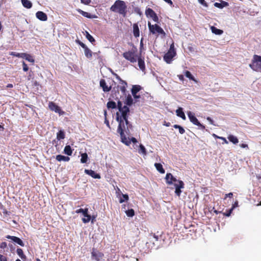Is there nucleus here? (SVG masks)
Listing matches in <instances>:
<instances>
[{"mask_svg":"<svg viewBox=\"0 0 261 261\" xmlns=\"http://www.w3.org/2000/svg\"><path fill=\"white\" fill-rule=\"evenodd\" d=\"M7 245L6 242H2L0 245V248H5L7 247Z\"/></svg>","mask_w":261,"mask_h":261,"instance_id":"nucleus-56","label":"nucleus"},{"mask_svg":"<svg viewBox=\"0 0 261 261\" xmlns=\"http://www.w3.org/2000/svg\"><path fill=\"white\" fill-rule=\"evenodd\" d=\"M121 86H120V90L121 91L123 94H125L126 91V86H127V83L125 81H122L121 83Z\"/></svg>","mask_w":261,"mask_h":261,"instance_id":"nucleus-28","label":"nucleus"},{"mask_svg":"<svg viewBox=\"0 0 261 261\" xmlns=\"http://www.w3.org/2000/svg\"><path fill=\"white\" fill-rule=\"evenodd\" d=\"M138 152L139 153H142L144 155L146 154V150L145 147L142 144L139 145V148L138 149Z\"/></svg>","mask_w":261,"mask_h":261,"instance_id":"nucleus-34","label":"nucleus"},{"mask_svg":"<svg viewBox=\"0 0 261 261\" xmlns=\"http://www.w3.org/2000/svg\"><path fill=\"white\" fill-rule=\"evenodd\" d=\"M36 17L41 20V21H46L47 19V15L42 11H38L36 13Z\"/></svg>","mask_w":261,"mask_h":261,"instance_id":"nucleus-13","label":"nucleus"},{"mask_svg":"<svg viewBox=\"0 0 261 261\" xmlns=\"http://www.w3.org/2000/svg\"><path fill=\"white\" fill-rule=\"evenodd\" d=\"M86 38L91 43L95 41L94 38L87 31H86Z\"/></svg>","mask_w":261,"mask_h":261,"instance_id":"nucleus-40","label":"nucleus"},{"mask_svg":"<svg viewBox=\"0 0 261 261\" xmlns=\"http://www.w3.org/2000/svg\"><path fill=\"white\" fill-rule=\"evenodd\" d=\"M175 55L176 53L174 49L169 50V51L164 55V59L167 63H170Z\"/></svg>","mask_w":261,"mask_h":261,"instance_id":"nucleus-7","label":"nucleus"},{"mask_svg":"<svg viewBox=\"0 0 261 261\" xmlns=\"http://www.w3.org/2000/svg\"><path fill=\"white\" fill-rule=\"evenodd\" d=\"M240 147L242 148H248V145L246 144H242L240 145Z\"/></svg>","mask_w":261,"mask_h":261,"instance_id":"nucleus-61","label":"nucleus"},{"mask_svg":"<svg viewBox=\"0 0 261 261\" xmlns=\"http://www.w3.org/2000/svg\"><path fill=\"white\" fill-rule=\"evenodd\" d=\"M108 109H115L117 107L116 103L113 101H110L107 104Z\"/></svg>","mask_w":261,"mask_h":261,"instance_id":"nucleus-30","label":"nucleus"},{"mask_svg":"<svg viewBox=\"0 0 261 261\" xmlns=\"http://www.w3.org/2000/svg\"><path fill=\"white\" fill-rule=\"evenodd\" d=\"M232 208H230L229 209L227 212H226L225 213H224V215H225L227 217H229L230 216L232 212Z\"/></svg>","mask_w":261,"mask_h":261,"instance_id":"nucleus-50","label":"nucleus"},{"mask_svg":"<svg viewBox=\"0 0 261 261\" xmlns=\"http://www.w3.org/2000/svg\"><path fill=\"white\" fill-rule=\"evenodd\" d=\"M148 28L150 32L153 34H155L156 33L160 34L165 35V33L164 30L158 24H151L150 22L148 23Z\"/></svg>","mask_w":261,"mask_h":261,"instance_id":"nucleus-4","label":"nucleus"},{"mask_svg":"<svg viewBox=\"0 0 261 261\" xmlns=\"http://www.w3.org/2000/svg\"><path fill=\"white\" fill-rule=\"evenodd\" d=\"M127 6L125 2L121 0H117L115 3L111 7V11L117 12L125 17L126 14Z\"/></svg>","mask_w":261,"mask_h":261,"instance_id":"nucleus-2","label":"nucleus"},{"mask_svg":"<svg viewBox=\"0 0 261 261\" xmlns=\"http://www.w3.org/2000/svg\"><path fill=\"white\" fill-rule=\"evenodd\" d=\"M176 115L177 116L181 118L183 120H186V117L183 112V109L181 108H179L176 110Z\"/></svg>","mask_w":261,"mask_h":261,"instance_id":"nucleus-16","label":"nucleus"},{"mask_svg":"<svg viewBox=\"0 0 261 261\" xmlns=\"http://www.w3.org/2000/svg\"><path fill=\"white\" fill-rule=\"evenodd\" d=\"M22 66H23V70L24 71H27L29 70V68L24 62H23Z\"/></svg>","mask_w":261,"mask_h":261,"instance_id":"nucleus-49","label":"nucleus"},{"mask_svg":"<svg viewBox=\"0 0 261 261\" xmlns=\"http://www.w3.org/2000/svg\"><path fill=\"white\" fill-rule=\"evenodd\" d=\"M48 107L51 111H54L56 113H59L60 115L63 114L64 113V112L61 110L60 108L58 107L57 105H56L53 102H49Z\"/></svg>","mask_w":261,"mask_h":261,"instance_id":"nucleus-9","label":"nucleus"},{"mask_svg":"<svg viewBox=\"0 0 261 261\" xmlns=\"http://www.w3.org/2000/svg\"><path fill=\"white\" fill-rule=\"evenodd\" d=\"M249 67L256 71H261V56L254 55L252 63L249 64Z\"/></svg>","mask_w":261,"mask_h":261,"instance_id":"nucleus-3","label":"nucleus"},{"mask_svg":"<svg viewBox=\"0 0 261 261\" xmlns=\"http://www.w3.org/2000/svg\"><path fill=\"white\" fill-rule=\"evenodd\" d=\"M81 2L85 5H88L90 2L91 0H81Z\"/></svg>","mask_w":261,"mask_h":261,"instance_id":"nucleus-55","label":"nucleus"},{"mask_svg":"<svg viewBox=\"0 0 261 261\" xmlns=\"http://www.w3.org/2000/svg\"><path fill=\"white\" fill-rule=\"evenodd\" d=\"M211 29L212 33L216 35H221L223 33V31L222 30L218 29L214 26L211 27Z\"/></svg>","mask_w":261,"mask_h":261,"instance_id":"nucleus-21","label":"nucleus"},{"mask_svg":"<svg viewBox=\"0 0 261 261\" xmlns=\"http://www.w3.org/2000/svg\"><path fill=\"white\" fill-rule=\"evenodd\" d=\"M232 196H233L232 193H229L225 195V199H226V197H227L231 198L232 197Z\"/></svg>","mask_w":261,"mask_h":261,"instance_id":"nucleus-57","label":"nucleus"},{"mask_svg":"<svg viewBox=\"0 0 261 261\" xmlns=\"http://www.w3.org/2000/svg\"><path fill=\"white\" fill-rule=\"evenodd\" d=\"M173 127L175 128H178L179 129V132L180 134H183L185 133V129H184V128L182 127H181V126L180 125H178L177 124H175L174 125Z\"/></svg>","mask_w":261,"mask_h":261,"instance_id":"nucleus-41","label":"nucleus"},{"mask_svg":"<svg viewBox=\"0 0 261 261\" xmlns=\"http://www.w3.org/2000/svg\"><path fill=\"white\" fill-rule=\"evenodd\" d=\"M100 86L102 88L104 92H109L111 90V87H108L105 80L102 79L100 81Z\"/></svg>","mask_w":261,"mask_h":261,"instance_id":"nucleus-14","label":"nucleus"},{"mask_svg":"<svg viewBox=\"0 0 261 261\" xmlns=\"http://www.w3.org/2000/svg\"><path fill=\"white\" fill-rule=\"evenodd\" d=\"M131 141L134 143H136L137 142V139L135 138L132 137L131 138Z\"/></svg>","mask_w":261,"mask_h":261,"instance_id":"nucleus-62","label":"nucleus"},{"mask_svg":"<svg viewBox=\"0 0 261 261\" xmlns=\"http://www.w3.org/2000/svg\"><path fill=\"white\" fill-rule=\"evenodd\" d=\"M78 42H79V45L83 48H85L86 47H87V46L84 44L82 42L80 41H78Z\"/></svg>","mask_w":261,"mask_h":261,"instance_id":"nucleus-52","label":"nucleus"},{"mask_svg":"<svg viewBox=\"0 0 261 261\" xmlns=\"http://www.w3.org/2000/svg\"><path fill=\"white\" fill-rule=\"evenodd\" d=\"M116 113V120L119 123L117 132L120 134L121 141L125 144L128 145L130 141H128L124 133L128 136L130 135L131 130H133V125L128 120V114L129 112V109L126 106H123V110Z\"/></svg>","mask_w":261,"mask_h":261,"instance_id":"nucleus-1","label":"nucleus"},{"mask_svg":"<svg viewBox=\"0 0 261 261\" xmlns=\"http://www.w3.org/2000/svg\"><path fill=\"white\" fill-rule=\"evenodd\" d=\"M151 18L155 22H159V18H158V17L157 16L156 14H154Z\"/></svg>","mask_w":261,"mask_h":261,"instance_id":"nucleus-48","label":"nucleus"},{"mask_svg":"<svg viewBox=\"0 0 261 261\" xmlns=\"http://www.w3.org/2000/svg\"><path fill=\"white\" fill-rule=\"evenodd\" d=\"M23 6L27 9H30L32 7V3L29 0H21Z\"/></svg>","mask_w":261,"mask_h":261,"instance_id":"nucleus-18","label":"nucleus"},{"mask_svg":"<svg viewBox=\"0 0 261 261\" xmlns=\"http://www.w3.org/2000/svg\"><path fill=\"white\" fill-rule=\"evenodd\" d=\"M81 12V14L86 17H87V18H92V17L91 16V14L88 12H84L82 10H81L80 11Z\"/></svg>","mask_w":261,"mask_h":261,"instance_id":"nucleus-44","label":"nucleus"},{"mask_svg":"<svg viewBox=\"0 0 261 261\" xmlns=\"http://www.w3.org/2000/svg\"><path fill=\"white\" fill-rule=\"evenodd\" d=\"M56 159L59 162H68L70 160V158L68 156H64L60 154L57 155Z\"/></svg>","mask_w":261,"mask_h":261,"instance_id":"nucleus-17","label":"nucleus"},{"mask_svg":"<svg viewBox=\"0 0 261 261\" xmlns=\"http://www.w3.org/2000/svg\"><path fill=\"white\" fill-rule=\"evenodd\" d=\"M123 57L128 61L132 63H135L137 62V58L135 57L134 53L132 51H126L123 54Z\"/></svg>","mask_w":261,"mask_h":261,"instance_id":"nucleus-6","label":"nucleus"},{"mask_svg":"<svg viewBox=\"0 0 261 261\" xmlns=\"http://www.w3.org/2000/svg\"><path fill=\"white\" fill-rule=\"evenodd\" d=\"M228 139L229 140V141L231 142L232 143H233L234 144H236L238 143V138L233 135L229 136L228 137Z\"/></svg>","mask_w":261,"mask_h":261,"instance_id":"nucleus-31","label":"nucleus"},{"mask_svg":"<svg viewBox=\"0 0 261 261\" xmlns=\"http://www.w3.org/2000/svg\"><path fill=\"white\" fill-rule=\"evenodd\" d=\"M21 58L25 59L26 60L33 63L35 62L33 57L31 55L26 53H21Z\"/></svg>","mask_w":261,"mask_h":261,"instance_id":"nucleus-15","label":"nucleus"},{"mask_svg":"<svg viewBox=\"0 0 261 261\" xmlns=\"http://www.w3.org/2000/svg\"><path fill=\"white\" fill-rule=\"evenodd\" d=\"M185 76L189 78V79L193 80L196 82H197V81L195 79L194 77L192 75L191 72L189 71H186L185 72Z\"/></svg>","mask_w":261,"mask_h":261,"instance_id":"nucleus-38","label":"nucleus"},{"mask_svg":"<svg viewBox=\"0 0 261 261\" xmlns=\"http://www.w3.org/2000/svg\"><path fill=\"white\" fill-rule=\"evenodd\" d=\"M228 5V3L224 1H222L221 3H214V6L216 7H217L218 8L222 9L225 7H226Z\"/></svg>","mask_w":261,"mask_h":261,"instance_id":"nucleus-20","label":"nucleus"},{"mask_svg":"<svg viewBox=\"0 0 261 261\" xmlns=\"http://www.w3.org/2000/svg\"><path fill=\"white\" fill-rule=\"evenodd\" d=\"M138 66L140 69L142 70H144L145 68L144 61L141 58L138 59Z\"/></svg>","mask_w":261,"mask_h":261,"instance_id":"nucleus-22","label":"nucleus"},{"mask_svg":"<svg viewBox=\"0 0 261 261\" xmlns=\"http://www.w3.org/2000/svg\"><path fill=\"white\" fill-rule=\"evenodd\" d=\"M133 103V99L132 97V96L130 95H128L126 98V100L125 101V103L127 106H131Z\"/></svg>","mask_w":261,"mask_h":261,"instance_id":"nucleus-29","label":"nucleus"},{"mask_svg":"<svg viewBox=\"0 0 261 261\" xmlns=\"http://www.w3.org/2000/svg\"><path fill=\"white\" fill-rule=\"evenodd\" d=\"M88 212V208H79L75 211V213L77 214L82 213L83 215L84 216L85 215H87Z\"/></svg>","mask_w":261,"mask_h":261,"instance_id":"nucleus-32","label":"nucleus"},{"mask_svg":"<svg viewBox=\"0 0 261 261\" xmlns=\"http://www.w3.org/2000/svg\"><path fill=\"white\" fill-rule=\"evenodd\" d=\"M125 213L128 217H132L135 215V212L134 210L130 209L125 211Z\"/></svg>","mask_w":261,"mask_h":261,"instance_id":"nucleus-42","label":"nucleus"},{"mask_svg":"<svg viewBox=\"0 0 261 261\" xmlns=\"http://www.w3.org/2000/svg\"><path fill=\"white\" fill-rule=\"evenodd\" d=\"M91 222L93 223L96 221V216L93 215L91 218Z\"/></svg>","mask_w":261,"mask_h":261,"instance_id":"nucleus-58","label":"nucleus"},{"mask_svg":"<svg viewBox=\"0 0 261 261\" xmlns=\"http://www.w3.org/2000/svg\"><path fill=\"white\" fill-rule=\"evenodd\" d=\"M219 139L222 140L223 141H224V142L225 143H226V144L228 143V141L226 140V139L225 138L221 137H219Z\"/></svg>","mask_w":261,"mask_h":261,"instance_id":"nucleus-60","label":"nucleus"},{"mask_svg":"<svg viewBox=\"0 0 261 261\" xmlns=\"http://www.w3.org/2000/svg\"><path fill=\"white\" fill-rule=\"evenodd\" d=\"M122 198L121 197L119 199V202L120 203H122L124 201H126L128 200V196L127 194H122Z\"/></svg>","mask_w":261,"mask_h":261,"instance_id":"nucleus-37","label":"nucleus"},{"mask_svg":"<svg viewBox=\"0 0 261 261\" xmlns=\"http://www.w3.org/2000/svg\"><path fill=\"white\" fill-rule=\"evenodd\" d=\"M64 152L68 155H71L72 153V150L69 145H66L64 149Z\"/></svg>","mask_w":261,"mask_h":261,"instance_id":"nucleus-23","label":"nucleus"},{"mask_svg":"<svg viewBox=\"0 0 261 261\" xmlns=\"http://www.w3.org/2000/svg\"><path fill=\"white\" fill-rule=\"evenodd\" d=\"M85 218L82 219V221L84 223H88L91 218V216L87 213V215L84 216Z\"/></svg>","mask_w":261,"mask_h":261,"instance_id":"nucleus-39","label":"nucleus"},{"mask_svg":"<svg viewBox=\"0 0 261 261\" xmlns=\"http://www.w3.org/2000/svg\"><path fill=\"white\" fill-rule=\"evenodd\" d=\"M238 206V201H236L232 205V207L231 208H232V210L236 207Z\"/></svg>","mask_w":261,"mask_h":261,"instance_id":"nucleus-59","label":"nucleus"},{"mask_svg":"<svg viewBox=\"0 0 261 261\" xmlns=\"http://www.w3.org/2000/svg\"><path fill=\"white\" fill-rule=\"evenodd\" d=\"M112 74H113V75H114L116 76V79H118V80L120 81V83H122V81H124L123 80H122L120 77V76H119L118 75H117V74H116V73H114V72H112Z\"/></svg>","mask_w":261,"mask_h":261,"instance_id":"nucleus-51","label":"nucleus"},{"mask_svg":"<svg viewBox=\"0 0 261 261\" xmlns=\"http://www.w3.org/2000/svg\"><path fill=\"white\" fill-rule=\"evenodd\" d=\"M17 253L22 259H26V256L23 254V250L21 248L17 249Z\"/></svg>","mask_w":261,"mask_h":261,"instance_id":"nucleus-27","label":"nucleus"},{"mask_svg":"<svg viewBox=\"0 0 261 261\" xmlns=\"http://www.w3.org/2000/svg\"><path fill=\"white\" fill-rule=\"evenodd\" d=\"M141 90V87L139 85H134L132 89V95L137 94Z\"/></svg>","mask_w":261,"mask_h":261,"instance_id":"nucleus-25","label":"nucleus"},{"mask_svg":"<svg viewBox=\"0 0 261 261\" xmlns=\"http://www.w3.org/2000/svg\"><path fill=\"white\" fill-rule=\"evenodd\" d=\"M187 114H188L189 119L191 122H192L194 124L200 127L201 129H203L205 128V126L204 125H203L202 124H201L199 122V121L196 118V117L194 116V114L193 113H192L190 111V112H188Z\"/></svg>","mask_w":261,"mask_h":261,"instance_id":"nucleus-5","label":"nucleus"},{"mask_svg":"<svg viewBox=\"0 0 261 261\" xmlns=\"http://www.w3.org/2000/svg\"><path fill=\"white\" fill-rule=\"evenodd\" d=\"M6 238L7 239H11L13 242H14L15 243L18 244V245H19L20 246H24V244L23 243V242H22V241L19 238L17 237H15V236H7L6 237Z\"/></svg>","mask_w":261,"mask_h":261,"instance_id":"nucleus-11","label":"nucleus"},{"mask_svg":"<svg viewBox=\"0 0 261 261\" xmlns=\"http://www.w3.org/2000/svg\"><path fill=\"white\" fill-rule=\"evenodd\" d=\"M154 166L155 167L156 170L160 172L161 173H164L165 170L163 168L162 165L160 163H155Z\"/></svg>","mask_w":261,"mask_h":261,"instance_id":"nucleus-26","label":"nucleus"},{"mask_svg":"<svg viewBox=\"0 0 261 261\" xmlns=\"http://www.w3.org/2000/svg\"><path fill=\"white\" fill-rule=\"evenodd\" d=\"M92 256H95V259L97 260V261H99V257H102V254L100 253H98V254H97L96 253L94 252H93L92 253Z\"/></svg>","mask_w":261,"mask_h":261,"instance_id":"nucleus-43","label":"nucleus"},{"mask_svg":"<svg viewBox=\"0 0 261 261\" xmlns=\"http://www.w3.org/2000/svg\"><path fill=\"white\" fill-rule=\"evenodd\" d=\"M88 158V155L86 153H82L81 162L82 163H86L87 162Z\"/></svg>","mask_w":261,"mask_h":261,"instance_id":"nucleus-33","label":"nucleus"},{"mask_svg":"<svg viewBox=\"0 0 261 261\" xmlns=\"http://www.w3.org/2000/svg\"><path fill=\"white\" fill-rule=\"evenodd\" d=\"M85 173L94 178L95 179H99L100 178V176L99 174L95 173V172L92 170L85 169Z\"/></svg>","mask_w":261,"mask_h":261,"instance_id":"nucleus-12","label":"nucleus"},{"mask_svg":"<svg viewBox=\"0 0 261 261\" xmlns=\"http://www.w3.org/2000/svg\"><path fill=\"white\" fill-rule=\"evenodd\" d=\"M174 185L175 188V193L177 196H179L181 193V189L184 187V184L181 180H178V182L175 183Z\"/></svg>","mask_w":261,"mask_h":261,"instance_id":"nucleus-8","label":"nucleus"},{"mask_svg":"<svg viewBox=\"0 0 261 261\" xmlns=\"http://www.w3.org/2000/svg\"><path fill=\"white\" fill-rule=\"evenodd\" d=\"M166 180L167 183L169 185L172 184L173 182H178V181L171 173H167L166 174Z\"/></svg>","mask_w":261,"mask_h":261,"instance_id":"nucleus-10","label":"nucleus"},{"mask_svg":"<svg viewBox=\"0 0 261 261\" xmlns=\"http://www.w3.org/2000/svg\"><path fill=\"white\" fill-rule=\"evenodd\" d=\"M117 108H118L119 112L123 110V107L122 106V103L120 101H118Z\"/></svg>","mask_w":261,"mask_h":261,"instance_id":"nucleus-45","label":"nucleus"},{"mask_svg":"<svg viewBox=\"0 0 261 261\" xmlns=\"http://www.w3.org/2000/svg\"><path fill=\"white\" fill-rule=\"evenodd\" d=\"M0 261H7L6 257L0 254Z\"/></svg>","mask_w":261,"mask_h":261,"instance_id":"nucleus-53","label":"nucleus"},{"mask_svg":"<svg viewBox=\"0 0 261 261\" xmlns=\"http://www.w3.org/2000/svg\"><path fill=\"white\" fill-rule=\"evenodd\" d=\"M135 99H137L140 97V95H137V94H135V95H133Z\"/></svg>","mask_w":261,"mask_h":261,"instance_id":"nucleus-64","label":"nucleus"},{"mask_svg":"<svg viewBox=\"0 0 261 261\" xmlns=\"http://www.w3.org/2000/svg\"><path fill=\"white\" fill-rule=\"evenodd\" d=\"M146 15L147 16H149L151 17L154 14H155V12L151 9L147 8L145 11Z\"/></svg>","mask_w":261,"mask_h":261,"instance_id":"nucleus-35","label":"nucleus"},{"mask_svg":"<svg viewBox=\"0 0 261 261\" xmlns=\"http://www.w3.org/2000/svg\"><path fill=\"white\" fill-rule=\"evenodd\" d=\"M10 55L13 56H15V57H17L18 58H21V53H17L16 52H11L10 53Z\"/></svg>","mask_w":261,"mask_h":261,"instance_id":"nucleus-46","label":"nucleus"},{"mask_svg":"<svg viewBox=\"0 0 261 261\" xmlns=\"http://www.w3.org/2000/svg\"><path fill=\"white\" fill-rule=\"evenodd\" d=\"M207 120L210 122V123L211 124H213V120L210 118V117H207Z\"/></svg>","mask_w":261,"mask_h":261,"instance_id":"nucleus-63","label":"nucleus"},{"mask_svg":"<svg viewBox=\"0 0 261 261\" xmlns=\"http://www.w3.org/2000/svg\"><path fill=\"white\" fill-rule=\"evenodd\" d=\"M3 214L4 215L5 218L7 217L8 216H9L10 214V212H8L6 210L3 212Z\"/></svg>","mask_w":261,"mask_h":261,"instance_id":"nucleus-54","label":"nucleus"},{"mask_svg":"<svg viewBox=\"0 0 261 261\" xmlns=\"http://www.w3.org/2000/svg\"><path fill=\"white\" fill-rule=\"evenodd\" d=\"M65 138L64 132L63 130H60L57 135V138L58 140H60L61 139H63Z\"/></svg>","mask_w":261,"mask_h":261,"instance_id":"nucleus-36","label":"nucleus"},{"mask_svg":"<svg viewBox=\"0 0 261 261\" xmlns=\"http://www.w3.org/2000/svg\"><path fill=\"white\" fill-rule=\"evenodd\" d=\"M198 1L200 4L202 5L204 7H208V5H207V3H206V2L205 1V0H198Z\"/></svg>","mask_w":261,"mask_h":261,"instance_id":"nucleus-47","label":"nucleus"},{"mask_svg":"<svg viewBox=\"0 0 261 261\" xmlns=\"http://www.w3.org/2000/svg\"><path fill=\"white\" fill-rule=\"evenodd\" d=\"M84 50L85 55L87 58H90L92 57V52L89 48H88V47L84 48Z\"/></svg>","mask_w":261,"mask_h":261,"instance_id":"nucleus-24","label":"nucleus"},{"mask_svg":"<svg viewBox=\"0 0 261 261\" xmlns=\"http://www.w3.org/2000/svg\"><path fill=\"white\" fill-rule=\"evenodd\" d=\"M133 34L135 37H138L139 36V29L137 23H134L133 24Z\"/></svg>","mask_w":261,"mask_h":261,"instance_id":"nucleus-19","label":"nucleus"}]
</instances>
